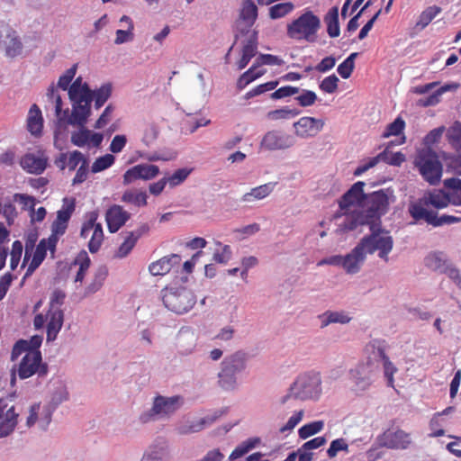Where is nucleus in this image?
Instances as JSON below:
<instances>
[{"instance_id": "nucleus-1", "label": "nucleus", "mask_w": 461, "mask_h": 461, "mask_svg": "<svg viewBox=\"0 0 461 461\" xmlns=\"http://www.w3.org/2000/svg\"><path fill=\"white\" fill-rule=\"evenodd\" d=\"M391 197L393 192L390 189L366 194L361 209L345 217L339 225V230L346 232L361 225H381V217L388 212Z\"/></svg>"}, {"instance_id": "nucleus-2", "label": "nucleus", "mask_w": 461, "mask_h": 461, "mask_svg": "<svg viewBox=\"0 0 461 461\" xmlns=\"http://www.w3.org/2000/svg\"><path fill=\"white\" fill-rule=\"evenodd\" d=\"M387 348L388 345L384 339H372L366 345L364 349L366 358V363L376 370L378 368L376 364L382 362L386 384L390 387H394L393 375L398 371V369L387 356Z\"/></svg>"}, {"instance_id": "nucleus-3", "label": "nucleus", "mask_w": 461, "mask_h": 461, "mask_svg": "<svg viewBox=\"0 0 461 461\" xmlns=\"http://www.w3.org/2000/svg\"><path fill=\"white\" fill-rule=\"evenodd\" d=\"M371 230L369 235L363 237L358 242L366 255L378 251V257L388 262V255L393 250V240L389 231L382 229L381 225H368Z\"/></svg>"}, {"instance_id": "nucleus-4", "label": "nucleus", "mask_w": 461, "mask_h": 461, "mask_svg": "<svg viewBox=\"0 0 461 461\" xmlns=\"http://www.w3.org/2000/svg\"><path fill=\"white\" fill-rule=\"evenodd\" d=\"M320 28V18L312 11H306L287 25V35L292 39L314 42Z\"/></svg>"}, {"instance_id": "nucleus-5", "label": "nucleus", "mask_w": 461, "mask_h": 461, "mask_svg": "<svg viewBox=\"0 0 461 461\" xmlns=\"http://www.w3.org/2000/svg\"><path fill=\"white\" fill-rule=\"evenodd\" d=\"M320 393V378L316 375L303 374L299 375L293 383L289 388L288 393L282 398L281 402L285 403L292 398L300 400L317 398Z\"/></svg>"}, {"instance_id": "nucleus-6", "label": "nucleus", "mask_w": 461, "mask_h": 461, "mask_svg": "<svg viewBox=\"0 0 461 461\" xmlns=\"http://www.w3.org/2000/svg\"><path fill=\"white\" fill-rule=\"evenodd\" d=\"M164 305L176 314H184L194 304L192 292L185 287H166L162 290Z\"/></svg>"}, {"instance_id": "nucleus-7", "label": "nucleus", "mask_w": 461, "mask_h": 461, "mask_svg": "<svg viewBox=\"0 0 461 461\" xmlns=\"http://www.w3.org/2000/svg\"><path fill=\"white\" fill-rule=\"evenodd\" d=\"M183 403L184 400L179 395L171 397L158 395L154 398L151 409L142 413L140 420L142 423H147L155 420L156 417H168L175 413Z\"/></svg>"}, {"instance_id": "nucleus-8", "label": "nucleus", "mask_w": 461, "mask_h": 461, "mask_svg": "<svg viewBox=\"0 0 461 461\" xmlns=\"http://www.w3.org/2000/svg\"><path fill=\"white\" fill-rule=\"evenodd\" d=\"M91 95H79L69 98L72 105L71 112L67 108L63 112V118H66L65 123L68 125L86 124L91 115Z\"/></svg>"}, {"instance_id": "nucleus-9", "label": "nucleus", "mask_w": 461, "mask_h": 461, "mask_svg": "<svg viewBox=\"0 0 461 461\" xmlns=\"http://www.w3.org/2000/svg\"><path fill=\"white\" fill-rule=\"evenodd\" d=\"M48 373V365L42 363V357L40 350H28L22 358L18 375L21 379H26L37 374L39 376H45Z\"/></svg>"}, {"instance_id": "nucleus-10", "label": "nucleus", "mask_w": 461, "mask_h": 461, "mask_svg": "<svg viewBox=\"0 0 461 461\" xmlns=\"http://www.w3.org/2000/svg\"><path fill=\"white\" fill-rule=\"evenodd\" d=\"M68 202V198L64 199V203ZM75 200L69 201L67 205H64L62 209L57 212V218L51 224V234L49 237V243L50 247V252L53 254L59 240V237L65 234L68 228V223L71 218L72 213L75 211Z\"/></svg>"}, {"instance_id": "nucleus-11", "label": "nucleus", "mask_w": 461, "mask_h": 461, "mask_svg": "<svg viewBox=\"0 0 461 461\" xmlns=\"http://www.w3.org/2000/svg\"><path fill=\"white\" fill-rule=\"evenodd\" d=\"M414 165L423 178L432 185V131L428 132L422 147L418 149Z\"/></svg>"}, {"instance_id": "nucleus-12", "label": "nucleus", "mask_w": 461, "mask_h": 461, "mask_svg": "<svg viewBox=\"0 0 461 461\" xmlns=\"http://www.w3.org/2000/svg\"><path fill=\"white\" fill-rule=\"evenodd\" d=\"M365 185L364 182L358 181L341 196L339 201L340 212L334 215L335 219L340 218L342 215L347 217L348 211L355 204H357L361 208L362 203H364V196L366 194L364 193Z\"/></svg>"}, {"instance_id": "nucleus-13", "label": "nucleus", "mask_w": 461, "mask_h": 461, "mask_svg": "<svg viewBox=\"0 0 461 461\" xmlns=\"http://www.w3.org/2000/svg\"><path fill=\"white\" fill-rule=\"evenodd\" d=\"M381 447L390 449H406L411 443L410 434L400 429H388L377 437Z\"/></svg>"}, {"instance_id": "nucleus-14", "label": "nucleus", "mask_w": 461, "mask_h": 461, "mask_svg": "<svg viewBox=\"0 0 461 461\" xmlns=\"http://www.w3.org/2000/svg\"><path fill=\"white\" fill-rule=\"evenodd\" d=\"M294 144L295 139L294 136L277 130L267 132L261 140V147L267 150L285 149Z\"/></svg>"}, {"instance_id": "nucleus-15", "label": "nucleus", "mask_w": 461, "mask_h": 461, "mask_svg": "<svg viewBox=\"0 0 461 461\" xmlns=\"http://www.w3.org/2000/svg\"><path fill=\"white\" fill-rule=\"evenodd\" d=\"M432 204V191H427L423 197L409 204L408 211L416 221L423 220L428 224H432V212L429 207Z\"/></svg>"}, {"instance_id": "nucleus-16", "label": "nucleus", "mask_w": 461, "mask_h": 461, "mask_svg": "<svg viewBox=\"0 0 461 461\" xmlns=\"http://www.w3.org/2000/svg\"><path fill=\"white\" fill-rule=\"evenodd\" d=\"M159 174V167L152 164H139L129 168L123 175V185H127L138 179L150 180Z\"/></svg>"}, {"instance_id": "nucleus-17", "label": "nucleus", "mask_w": 461, "mask_h": 461, "mask_svg": "<svg viewBox=\"0 0 461 461\" xmlns=\"http://www.w3.org/2000/svg\"><path fill=\"white\" fill-rule=\"evenodd\" d=\"M258 17V7L252 0H243L240 12V20L237 23V30L241 35L250 32V28Z\"/></svg>"}, {"instance_id": "nucleus-18", "label": "nucleus", "mask_w": 461, "mask_h": 461, "mask_svg": "<svg viewBox=\"0 0 461 461\" xmlns=\"http://www.w3.org/2000/svg\"><path fill=\"white\" fill-rule=\"evenodd\" d=\"M324 122L313 117H302L294 123L295 134L306 139L316 136L323 128Z\"/></svg>"}, {"instance_id": "nucleus-19", "label": "nucleus", "mask_w": 461, "mask_h": 461, "mask_svg": "<svg viewBox=\"0 0 461 461\" xmlns=\"http://www.w3.org/2000/svg\"><path fill=\"white\" fill-rule=\"evenodd\" d=\"M375 371V369L366 362L359 363L350 370V378L357 390L365 391L369 388L373 382L372 376Z\"/></svg>"}, {"instance_id": "nucleus-20", "label": "nucleus", "mask_w": 461, "mask_h": 461, "mask_svg": "<svg viewBox=\"0 0 461 461\" xmlns=\"http://www.w3.org/2000/svg\"><path fill=\"white\" fill-rule=\"evenodd\" d=\"M48 158L44 152L38 150L37 153H26L22 157L20 165L23 170L30 174L40 175L47 167Z\"/></svg>"}, {"instance_id": "nucleus-21", "label": "nucleus", "mask_w": 461, "mask_h": 461, "mask_svg": "<svg viewBox=\"0 0 461 461\" xmlns=\"http://www.w3.org/2000/svg\"><path fill=\"white\" fill-rule=\"evenodd\" d=\"M366 255L359 243L346 256H343V269L348 275H355L361 270Z\"/></svg>"}, {"instance_id": "nucleus-22", "label": "nucleus", "mask_w": 461, "mask_h": 461, "mask_svg": "<svg viewBox=\"0 0 461 461\" xmlns=\"http://www.w3.org/2000/svg\"><path fill=\"white\" fill-rule=\"evenodd\" d=\"M131 214L124 211L121 205L114 204L111 206L105 214L108 230L114 233L130 219Z\"/></svg>"}, {"instance_id": "nucleus-23", "label": "nucleus", "mask_w": 461, "mask_h": 461, "mask_svg": "<svg viewBox=\"0 0 461 461\" xmlns=\"http://www.w3.org/2000/svg\"><path fill=\"white\" fill-rule=\"evenodd\" d=\"M181 257L178 254H171L151 263L149 267L152 276H164L167 274L174 266L179 265Z\"/></svg>"}, {"instance_id": "nucleus-24", "label": "nucleus", "mask_w": 461, "mask_h": 461, "mask_svg": "<svg viewBox=\"0 0 461 461\" xmlns=\"http://www.w3.org/2000/svg\"><path fill=\"white\" fill-rule=\"evenodd\" d=\"M223 369H229V372L236 376L237 374L243 371L246 367V354L238 351L227 357L221 362Z\"/></svg>"}, {"instance_id": "nucleus-25", "label": "nucleus", "mask_w": 461, "mask_h": 461, "mask_svg": "<svg viewBox=\"0 0 461 461\" xmlns=\"http://www.w3.org/2000/svg\"><path fill=\"white\" fill-rule=\"evenodd\" d=\"M275 185L276 183L269 182L254 187L242 195L241 201L247 203H253L255 201L263 200L273 192Z\"/></svg>"}, {"instance_id": "nucleus-26", "label": "nucleus", "mask_w": 461, "mask_h": 461, "mask_svg": "<svg viewBox=\"0 0 461 461\" xmlns=\"http://www.w3.org/2000/svg\"><path fill=\"white\" fill-rule=\"evenodd\" d=\"M48 249L50 251L49 238L42 239L36 247L32 261L28 266L26 276L32 274L40 267L46 258Z\"/></svg>"}, {"instance_id": "nucleus-27", "label": "nucleus", "mask_w": 461, "mask_h": 461, "mask_svg": "<svg viewBox=\"0 0 461 461\" xmlns=\"http://www.w3.org/2000/svg\"><path fill=\"white\" fill-rule=\"evenodd\" d=\"M42 123L43 120L41 112L36 104H33L29 111V116L27 119L28 131L32 135L38 136L41 133Z\"/></svg>"}, {"instance_id": "nucleus-28", "label": "nucleus", "mask_w": 461, "mask_h": 461, "mask_svg": "<svg viewBox=\"0 0 461 461\" xmlns=\"http://www.w3.org/2000/svg\"><path fill=\"white\" fill-rule=\"evenodd\" d=\"M112 84L106 83L98 89L91 90V101L95 102L94 107L99 110L112 95Z\"/></svg>"}, {"instance_id": "nucleus-29", "label": "nucleus", "mask_w": 461, "mask_h": 461, "mask_svg": "<svg viewBox=\"0 0 461 461\" xmlns=\"http://www.w3.org/2000/svg\"><path fill=\"white\" fill-rule=\"evenodd\" d=\"M324 22L327 24V32L330 37L336 38L340 33L339 23V8L334 6L329 10L324 17Z\"/></svg>"}, {"instance_id": "nucleus-30", "label": "nucleus", "mask_w": 461, "mask_h": 461, "mask_svg": "<svg viewBox=\"0 0 461 461\" xmlns=\"http://www.w3.org/2000/svg\"><path fill=\"white\" fill-rule=\"evenodd\" d=\"M0 50H4L5 55L9 58H15L22 53L23 43L16 32L14 33L13 37H10L0 44Z\"/></svg>"}, {"instance_id": "nucleus-31", "label": "nucleus", "mask_w": 461, "mask_h": 461, "mask_svg": "<svg viewBox=\"0 0 461 461\" xmlns=\"http://www.w3.org/2000/svg\"><path fill=\"white\" fill-rule=\"evenodd\" d=\"M439 269L442 273H445L451 278L456 285L461 288V276L459 271L447 265L445 261H442L438 256L434 255V270Z\"/></svg>"}, {"instance_id": "nucleus-32", "label": "nucleus", "mask_w": 461, "mask_h": 461, "mask_svg": "<svg viewBox=\"0 0 461 461\" xmlns=\"http://www.w3.org/2000/svg\"><path fill=\"white\" fill-rule=\"evenodd\" d=\"M108 275V268L106 266H100L95 270L92 283L86 287L87 294H94L100 290L103 286L104 280Z\"/></svg>"}, {"instance_id": "nucleus-33", "label": "nucleus", "mask_w": 461, "mask_h": 461, "mask_svg": "<svg viewBox=\"0 0 461 461\" xmlns=\"http://www.w3.org/2000/svg\"><path fill=\"white\" fill-rule=\"evenodd\" d=\"M434 190V208H445L449 203L453 204V192L451 187Z\"/></svg>"}, {"instance_id": "nucleus-34", "label": "nucleus", "mask_w": 461, "mask_h": 461, "mask_svg": "<svg viewBox=\"0 0 461 461\" xmlns=\"http://www.w3.org/2000/svg\"><path fill=\"white\" fill-rule=\"evenodd\" d=\"M446 137L453 149L456 151H461V122H456L449 127L447 131Z\"/></svg>"}, {"instance_id": "nucleus-35", "label": "nucleus", "mask_w": 461, "mask_h": 461, "mask_svg": "<svg viewBox=\"0 0 461 461\" xmlns=\"http://www.w3.org/2000/svg\"><path fill=\"white\" fill-rule=\"evenodd\" d=\"M76 126L78 130L71 133L70 141L77 147H84L89 142L91 131L86 127V124Z\"/></svg>"}, {"instance_id": "nucleus-36", "label": "nucleus", "mask_w": 461, "mask_h": 461, "mask_svg": "<svg viewBox=\"0 0 461 461\" xmlns=\"http://www.w3.org/2000/svg\"><path fill=\"white\" fill-rule=\"evenodd\" d=\"M18 413L15 412L14 406H9L7 400L0 399V420L17 425Z\"/></svg>"}, {"instance_id": "nucleus-37", "label": "nucleus", "mask_w": 461, "mask_h": 461, "mask_svg": "<svg viewBox=\"0 0 461 461\" xmlns=\"http://www.w3.org/2000/svg\"><path fill=\"white\" fill-rule=\"evenodd\" d=\"M91 95V89L87 83H84L81 77H78L71 83L68 88V97Z\"/></svg>"}, {"instance_id": "nucleus-38", "label": "nucleus", "mask_w": 461, "mask_h": 461, "mask_svg": "<svg viewBox=\"0 0 461 461\" xmlns=\"http://www.w3.org/2000/svg\"><path fill=\"white\" fill-rule=\"evenodd\" d=\"M259 440L258 438H249L240 443L235 449L230 453L229 458L230 461L236 460L242 457L254 448Z\"/></svg>"}, {"instance_id": "nucleus-39", "label": "nucleus", "mask_w": 461, "mask_h": 461, "mask_svg": "<svg viewBox=\"0 0 461 461\" xmlns=\"http://www.w3.org/2000/svg\"><path fill=\"white\" fill-rule=\"evenodd\" d=\"M432 22V6L427 7L418 17L411 34H418Z\"/></svg>"}, {"instance_id": "nucleus-40", "label": "nucleus", "mask_w": 461, "mask_h": 461, "mask_svg": "<svg viewBox=\"0 0 461 461\" xmlns=\"http://www.w3.org/2000/svg\"><path fill=\"white\" fill-rule=\"evenodd\" d=\"M104 240V231L101 223H96L88 242V249L91 253H96Z\"/></svg>"}, {"instance_id": "nucleus-41", "label": "nucleus", "mask_w": 461, "mask_h": 461, "mask_svg": "<svg viewBox=\"0 0 461 461\" xmlns=\"http://www.w3.org/2000/svg\"><path fill=\"white\" fill-rule=\"evenodd\" d=\"M358 53L357 52L351 53L341 64L339 65L338 73L342 78L347 79L351 76L355 68V59Z\"/></svg>"}, {"instance_id": "nucleus-42", "label": "nucleus", "mask_w": 461, "mask_h": 461, "mask_svg": "<svg viewBox=\"0 0 461 461\" xmlns=\"http://www.w3.org/2000/svg\"><path fill=\"white\" fill-rule=\"evenodd\" d=\"M122 201L136 206H144L147 204V194L145 192L126 191L122 196Z\"/></svg>"}, {"instance_id": "nucleus-43", "label": "nucleus", "mask_w": 461, "mask_h": 461, "mask_svg": "<svg viewBox=\"0 0 461 461\" xmlns=\"http://www.w3.org/2000/svg\"><path fill=\"white\" fill-rule=\"evenodd\" d=\"M294 5L291 2L280 3L275 5L269 9V16L271 19H279L292 12Z\"/></svg>"}, {"instance_id": "nucleus-44", "label": "nucleus", "mask_w": 461, "mask_h": 461, "mask_svg": "<svg viewBox=\"0 0 461 461\" xmlns=\"http://www.w3.org/2000/svg\"><path fill=\"white\" fill-rule=\"evenodd\" d=\"M256 65L253 64V66L250 68H249L240 77L237 82L238 88L243 89L250 82H252L253 80L257 79L258 77H261L264 74L263 70L256 72Z\"/></svg>"}, {"instance_id": "nucleus-45", "label": "nucleus", "mask_w": 461, "mask_h": 461, "mask_svg": "<svg viewBox=\"0 0 461 461\" xmlns=\"http://www.w3.org/2000/svg\"><path fill=\"white\" fill-rule=\"evenodd\" d=\"M193 168L182 167L176 170L170 176L167 177V183L170 187L179 185L189 176Z\"/></svg>"}, {"instance_id": "nucleus-46", "label": "nucleus", "mask_w": 461, "mask_h": 461, "mask_svg": "<svg viewBox=\"0 0 461 461\" xmlns=\"http://www.w3.org/2000/svg\"><path fill=\"white\" fill-rule=\"evenodd\" d=\"M323 427H324V422L322 420H317V421H313V422L305 424L299 429V431H298L299 437L301 438L305 439V438L320 432L323 429Z\"/></svg>"}, {"instance_id": "nucleus-47", "label": "nucleus", "mask_w": 461, "mask_h": 461, "mask_svg": "<svg viewBox=\"0 0 461 461\" xmlns=\"http://www.w3.org/2000/svg\"><path fill=\"white\" fill-rule=\"evenodd\" d=\"M393 144V141L389 143V145L386 147V149L381 152L380 154H385L383 158H381V161H384L389 165L392 166H401L403 161H405V156L402 152H395L392 153L389 152L388 149Z\"/></svg>"}, {"instance_id": "nucleus-48", "label": "nucleus", "mask_w": 461, "mask_h": 461, "mask_svg": "<svg viewBox=\"0 0 461 461\" xmlns=\"http://www.w3.org/2000/svg\"><path fill=\"white\" fill-rule=\"evenodd\" d=\"M219 384L224 390L234 389L237 384V377L229 372V369L221 367L219 373Z\"/></svg>"}, {"instance_id": "nucleus-49", "label": "nucleus", "mask_w": 461, "mask_h": 461, "mask_svg": "<svg viewBox=\"0 0 461 461\" xmlns=\"http://www.w3.org/2000/svg\"><path fill=\"white\" fill-rule=\"evenodd\" d=\"M300 113V111L297 109H289L287 107H284L281 109H276L273 111H269L267 114V117L270 120H281V119H289L291 117H295Z\"/></svg>"}, {"instance_id": "nucleus-50", "label": "nucleus", "mask_w": 461, "mask_h": 461, "mask_svg": "<svg viewBox=\"0 0 461 461\" xmlns=\"http://www.w3.org/2000/svg\"><path fill=\"white\" fill-rule=\"evenodd\" d=\"M445 187H451L453 192V204L461 205V180L451 177L444 181Z\"/></svg>"}, {"instance_id": "nucleus-51", "label": "nucleus", "mask_w": 461, "mask_h": 461, "mask_svg": "<svg viewBox=\"0 0 461 461\" xmlns=\"http://www.w3.org/2000/svg\"><path fill=\"white\" fill-rule=\"evenodd\" d=\"M115 158L112 154H105L95 159L91 167L93 173H98L110 167L114 163Z\"/></svg>"}, {"instance_id": "nucleus-52", "label": "nucleus", "mask_w": 461, "mask_h": 461, "mask_svg": "<svg viewBox=\"0 0 461 461\" xmlns=\"http://www.w3.org/2000/svg\"><path fill=\"white\" fill-rule=\"evenodd\" d=\"M404 127L405 122L401 117H397L392 123L387 125L382 137L389 138L391 136H398L402 132Z\"/></svg>"}, {"instance_id": "nucleus-53", "label": "nucleus", "mask_w": 461, "mask_h": 461, "mask_svg": "<svg viewBox=\"0 0 461 461\" xmlns=\"http://www.w3.org/2000/svg\"><path fill=\"white\" fill-rule=\"evenodd\" d=\"M258 50V33L253 31L250 32L249 38L242 47V52L250 57H254L257 54Z\"/></svg>"}, {"instance_id": "nucleus-54", "label": "nucleus", "mask_w": 461, "mask_h": 461, "mask_svg": "<svg viewBox=\"0 0 461 461\" xmlns=\"http://www.w3.org/2000/svg\"><path fill=\"white\" fill-rule=\"evenodd\" d=\"M317 95L313 91L306 89L302 90L300 95L295 97V100L302 107H308L312 105L317 101Z\"/></svg>"}, {"instance_id": "nucleus-55", "label": "nucleus", "mask_w": 461, "mask_h": 461, "mask_svg": "<svg viewBox=\"0 0 461 461\" xmlns=\"http://www.w3.org/2000/svg\"><path fill=\"white\" fill-rule=\"evenodd\" d=\"M285 63V61L278 58L277 56H274L271 54H260L256 61L255 65L257 68L260 67L261 65H269V66H282Z\"/></svg>"}, {"instance_id": "nucleus-56", "label": "nucleus", "mask_w": 461, "mask_h": 461, "mask_svg": "<svg viewBox=\"0 0 461 461\" xmlns=\"http://www.w3.org/2000/svg\"><path fill=\"white\" fill-rule=\"evenodd\" d=\"M136 242V238L133 237V235L129 234L127 238L124 240V241L119 247L116 252V257L120 258H125L134 248Z\"/></svg>"}, {"instance_id": "nucleus-57", "label": "nucleus", "mask_w": 461, "mask_h": 461, "mask_svg": "<svg viewBox=\"0 0 461 461\" xmlns=\"http://www.w3.org/2000/svg\"><path fill=\"white\" fill-rule=\"evenodd\" d=\"M339 78L336 75H331L325 77L320 83V89L328 94H333L338 89Z\"/></svg>"}, {"instance_id": "nucleus-58", "label": "nucleus", "mask_w": 461, "mask_h": 461, "mask_svg": "<svg viewBox=\"0 0 461 461\" xmlns=\"http://www.w3.org/2000/svg\"><path fill=\"white\" fill-rule=\"evenodd\" d=\"M260 230L258 223H252L242 228L233 230V233L236 234V238L240 240H244L248 236H251Z\"/></svg>"}, {"instance_id": "nucleus-59", "label": "nucleus", "mask_w": 461, "mask_h": 461, "mask_svg": "<svg viewBox=\"0 0 461 461\" xmlns=\"http://www.w3.org/2000/svg\"><path fill=\"white\" fill-rule=\"evenodd\" d=\"M461 222V217L434 212V227Z\"/></svg>"}, {"instance_id": "nucleus-60", "label": "nucleus", "mask_w": 461, "mask_h": 461, "mask_svg": "<svg viewBox=\"0 0 461 461\" xmlns=\"http://www.w3.org/2000/svg\"><path fill=\"white\" fill-rule=\"evenodd\" d=\"M47 325V341H52L57 338L59 331L62 327L63 319H50Z\"/></svg>"}, {"instance_id": "nucleus-61", "label": "nucleus", "mask_w": 461, "mask_h": 461, "mask_svg": "<svg viewBox=\"0 0 461 461\" xmlns=\"http://www.w3.org/2000/svg\"><path fill=\"white\" fill-rule=\"evenodd\" d=\"M23 253V244L19 240H15L12 246L10 267L11 269L14 270L21 259Z\"/></svg>"}, {"instance_id": "nucleus-62", "label": "nucleus", "mask_w": 461, "mask_h": 461, "mask_svg": "<svg viewBox=\"0 0 461 461\" xmlns=\"http://www.w3.org/2000/svg\"><path fill=\"white\" fill-rule=\"evenodd\" d=\"M98 214L95 212H91L89 215V219L87 221L84 222L81 228L80 236L82 238H87L90 233L93 232L95 225H96V220H97Z\"/></svg>"}, {"instance_id": "nucleus-63", "label": "nucleus", "mask_w": 461, "mask_h": 461, "mask_svg": "<svg viewBox=\"0 0 461 461\" xmlns=\"http://www.w3.org/2000/svg\"><path fill=\"white\" fill-rule=\"evenodd\" d=\"M14 202L23 205V210L34 211L35 199L32 196L24 194H15L14 196Z\"/></svg>"}, {"instance_id": "nucleus-64", "label": "nucleus", "mask_w": 461, "mask_h": 461, "mask_svg": "<svg viewBox=\"0 0 461 461\" xmlns=\"http://www.w3.org/2000/svg\"><path fill=\"white\" fill-rule=\"evenodd\" d=\"M348 444L343 438H337L331 441L330 447L327 450L329 457L332 458L337 456L339 451L348 450Z\"/></svg>"}]
</instances>
